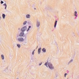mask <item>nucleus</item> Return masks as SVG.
<instances>
[{
  "instance_id": "f8f14e48",
  "label": "nucleus",
  "mask_w": 79,
  "mask_h": 79,
  "mask_svg": "<svg viewBox=\"0 0 79 79\" xmlns=\"http://www.w3.org/2000/svg\"><path fill=\"white\" fill-rule=\"evenodd\" d=\"M2 16L3 19H5V14H3Z\"/></svg>"
},
{
  "instance_id": "5701e85b",
  "label": "nucleus",
  "mask_w": 79,
  "mask_h": 79,
  "mask_svg": "<svg viewBox=\"0 0 79 79\" xmlns=\"http://www.w3.org/2000/svg\"><path fill=\"white\" fill-rule=\"evenodd\" d=\"M2 19V17H1V16H0V19Z\"/></svg>"
},
{
  "instance_id": "412c9836",
  "label": "nucleus",
  "mask_w": 79,
  "mask_h": 79,
  "mask_svg": "<svg viewBox=\"0 0 79 79\" xmlns=\"http://www.w3.org/2000/svg\"><path fill=\"white\" fill-rule=\"evenodd\" d=\"M30 29H29V28H28L27 30V32H28V31H29Z\"/></svg>"
},
{
  "instance_id": "a211bd4d",
  "label": "nucleus",
  "mask_w": 79,
  "mask_h": 79,
  "mask_svg": "<svg viewBox=\"0 0 79 79\" xmlns=\"http://www.w3.org/2000/svg\"><path fill=\"white\" fill-rule=\"evenodd\" d=\"M4 3L3 2V1H1V4H3V3Z\"/></svg>"
},
{
  "instance_id": "f03ea898",
  "label": "nucleus",
  "mask_w": 79,
  "mask_h": 79,
  "mask_svg": "<svg viewBox=\"0 0 79 79\" xmlns=\"http://www.w3.org/2000/svg\"><path fill=\"white\" fill-rule=\"evenodd\" d=\"M17 40L19 42H23L24 41V39L22 37H20L18 38Z\"/></svg>"
},
{
  "instance_id": "4be33fe9",
  "label": "nucleus",
  "mask_w": 79,
  "mask_h": 79,
  "mask_svg": "<svg viewBox=\"0 0 79 79\" xmlns=\"http://www.w3.org/2000/svg\"><path fill=\"white\" fill-rule=\"evenodd\" d=\"M31 26H30L29 27V28H31Z\"/></svg>"
},
{
  "instance_id": "aec40b11",
  "label": "nucleus",
  "mask_w": 79,
  "mask_h": 79,
  "mask_svg": "<svg viewBox=\"0 0 79 79\" xmlns=\"http://www.w3.org/2000/svg\"><path fill=\"white\" fill-rule=\"evenodd\" d=\"M42 63H40V64H39V65L40 66L41 65H42Z\"/></svg>"
},
{
  "instance_id": "ddd939ff",
  "label": "nucleus",
  "mask_w": 79,
  "mask_h": 79,
  "mask_svg": "<svg viewBox=\"0 0 79 79\" xmlns=\"http://www.w3.org/2000/svg\"><path fill=\"white\" fill-rule=\"evenodd\" d=\"M3 6H5V9H6V7L7 6L6 5V3L4 4H3Z\"/></svg>"
},
{
  "instance_id": "f3484780",
  "label": "nucleus",
  "mask_w": 79,
  "mask_h": 79,
  "mask_svg": "<svg viewBox=\"0 0 79 79\" xmlns=\"http://www.w3.org/2000/svg\"><path fill=\"white\" fill-rule=\"evenodd\" d=\"M73 60L72 59L69 62V63H71L72 62H73Z\"/></svg>"
},
{
  "instance_id": "423d86ee",
  "label": "nucleus",
  "mask_w": 79,
  "mask_h": 79,
  "mask_svg": "<svg viewBox=\"0 0 79 79\" xmlns=\"http://www.w3.org/2000/svg\"><path fill=\"white\" fill-rule=\"evenodd\" d=\"M24 32H21L20 34L19 35L20 37H23V35H24Z\"/></svg>"
},
{
  "instance_id": "1a4fd4ad",
  "label": "nucleus",
  "mask_w": 79,
  "mask_h": 79,
  "mask_svg": "<svg viewBox=\"0 0 79 79\" xmlns=\"http://www.w3.org/2000/svg\"><path fill=\"white\" fill-rule=\"evenodd\" d=\"M77 11H75L74 14V16H77Z\"/></svg>"
},
{
  "instance_id": "0eeeda50",
  "label": "nucleus",
  "mask_w": 79,
  "mask_h": 79,
  "mask_svg": "<svg viewBox=\"0 0 79 79\" xmlns=\"http://www.w3.org/2000/svg\"><path fill=\"white\" fill-rule=\"evenodd\" d=\"M41 50H42V48H39L38 50V53L39 54H40L41 52Z\"/></svg>"
},
{
  "instance_id": "20e7f679",
  "label": "nucleus",
  "mask_w": 79,
  "mask_h": 79,
  "mask_svg": "<svg viewBox=\"0 0 79 79\" xmlns=\"http://www.w3.org/2000/svg\"><path fill=\"white\" fill-rule=\"evenodd\" d=\"M40 23L39 21H37L36 22V26L37 27H39L40 26Z\"/></svg>"
},
{
  "instance_id": "6ab92c4d",
  "label": "nucleus",
  "mask_w": 79,
  "mask_h": 79,
  "mask_svg": "<svg viewBox=\"0 0 79 79\" xmlns=\"http://www.w3.org/2000/svg\"><path fill=\"white\" fill-rule=\"evenodd\" d=\"M67 74H67V73H65L64 74V77H66V75H67Z\"/></svg>"
},
{
  "instance_id": "f257e3e1",
  "label": "nucleus",
  "mask_w": 79,
  "mask_h": 79,
  "mask_svg": "<svg viewBox=\"0 0 79 79\" xmlns=\"http://www.w3.org/2000/svg\"><path fill=\"white\" fill-rule=\"evenodd\" d=\"M44 65L46 66L47 67H49L50 69H54V67L53 65H52L51 63L48 62V61L45 63Z\"/></svg>"
},
{
  "instance_id": "dca6fc26",
  "label": "nucleus",
  "mask_w": 79,
  "mask_h": 79,
  "mask_svg": "<svg viewBox=\"0 0 79 79\" xmlns=\"http://www.w3.org/2000/svg\"><path fill=\"white\" fill-rule=\"evenodd\" d=\"M35 50H34L32 52V55H34V52H35Z\"/></svg>"
},
{
  "instance_id": "39448f33",
  "label": "nucleus",
  "mask_w": 79,
  "mask_h": 79,
  "mask_svg": "<svg viewBox=\"0 0 79 79\" xmlns=\"http://www.w3.org/2000/svg\"><path fill=\"white\" fill-rule=\"evenodd\" d=\"M26 18H27V19H29L31 18V15L29 14H27L26 15Z\"/></svg>"
},
{
  "instance_id": "9d476101",
  "label": "nucleus",
  "mask_w": 79,
  "mask_h": 79,
  "mask_svg": "<svg viewBox=\"0 0 79 79\" xmlns=\"http://www.w3.org/2000/svg\"><path fill=\"white\" fill-rule=\"evenodd\" d=\"M56 24H57V21L56 20L55 22V24H54V27H56Z\"/></svg>"
},
{
  "instance_id": "7ed1b4c3",
  "label": "nucleus",
  "mask_w": 79,
  "mask_h": 79,
  "mask_svg": "<svg viewBox=\"0 0 79 79\" xmlns=\"http://www.w3.org/2000/svg\"><path fill=\"white\" fill-rule=\"evenodd\" d=\"M26 30H27V27L26 26H24L21 29V31L22 32H24V31H26Z\"/></svg>"
},
{
  "instance_id": "4468645a",
  "label": "nucleus",
  "mask_w": 79,
  "mask_h": 79,
  "mask_svg": "<svg viewBox=\"0 0 79 79\" xmlns=\"http://www.w3.org/2000/svg\"><path fill=\"white\" fill-rule=\"evenodd\" d=\"M1 57L2 60H4V56L3 55H1Z\"/></svg>"
},
{
  "instance_id": "9b49d317",
  "label": "nucleus",
  "mask_w": 79,
  "mask_h": 79,
  "mask_svg": "<svg viewBox=\"0 0 79 79\" xmlns=\"http://www.w3.org/2000/svg\"><path fill=\"white\" fill-rule=\"evenodd\" d=\"M17 46L19 48H20L21 47V45H20V44H17Z\"/></svg>"
},
{
  "instance_id": "6e6552de",
  "label": "nucleus",
  "mask_w": 79,
  "mask_h": 79,
  "mask_svg": "<svg viewBox=\"0 0 79 79\" xmlns=\"http://www.w3.org/2000/svg\"><path fill=\"white\" fill-rule=\"evenodd\" d=\"M42 51H43L44 53H45L46 52V49H45V48H44L42 49Z\"/></svg>"
},
{
  "instance_id": "393cba45",
  "label": "nucleus",
  "mask_w": 79,
  "mask_h": 79,
  "mask_svg": "<svg viewBox=\"0 0 79 79\" xmlns=\"http://www.w3.org/2000/svg\"><path fill=\"white\" fill-rule=\"evenodd\" d=\"M17 79H19V78H17Z\"/></svg>"
},
{
  "instance_id": "2eb2a0df",
  "label": "nucleus",
  "mask_w": 79,
  "mask_h": 79,
  "mask_svg": "<svg viewBox=\"0 0 79 79\" xmlns=\"http://www.w3.org/2000/svg\"><path fill=\"white\" fill-rule=\"evenodd\" d=\"M26 23H27V21H25L23 23V25H25Z\"/></svg>"
},
{
  "instance_id": "b1692460",
  "label": "nucleus",
  "mask_w": 79,
  "mask_h": 79,
  "mask_svg": "<svg viewBox=\"0 0 79 79\" xmlns=\"http://www.w3.org/2000/svg\"><path fill=\"white\" fill-rule=\"evenodd\" d=\"M26 37H25V39H26Z\"/></svg>"
}]
</instances>
